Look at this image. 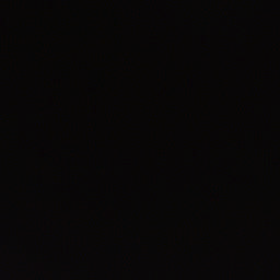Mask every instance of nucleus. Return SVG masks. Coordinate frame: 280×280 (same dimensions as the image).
Returning a JSON list of instances; mask_svg holds the SVG:
<instances>
[{"instance_id": "1", "label": "nucleus", "mask_w": 280, "mask_h": 280, "mask_svg": "<svg viewBox=\"0 0 280 280\" xmlns=\"http://www.w3.org/2000/svg\"><path fill=\"white\" fill-rule=\"evenodd\" d=\"M3 246H4V240H1V280H4V266H5Z\"/></svg>"}, {"instance_id": "2", "label": "nucleus", "mask_w": 280, "mask_h": 280, "mask_svg": "<svg viewBox=\"0 0 280 280\" xmlns=\"http://www.w3.org/2000/svg\"><path fill=\"white\" fill-rule=\"evenodd\" d=\"M13 209H14V218L19 219V205H16V202H13Z\"/></svg>"}, {"instance_id": "3", "label": "nucleus", "mask_w": 280, "mask_h": 280, "mask_svg": "<svg viewBox=\"0 0 280 280\" xmlns=\"http://www.w3.org/2000/svg\"><path fill=\"white\" fill-rule=\"evenodd\" d=\"M13 248H14V250H18V247H16V245H14V246H13Z\"/></svg>"}, {"instance_id": "4", "label": "nucleus", "mask_w": 280, "mask_h": 280, "mask_svg": "<svg viewBox=\"0 0 280 280\" xmlns=\"http://www.w3.org/2000/svg\"><path fill=\"white\" fill-rule=\"evenodd\" d=\"M14 137H16V131L13 132Z\"/></svg>"}]
</instances>
